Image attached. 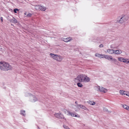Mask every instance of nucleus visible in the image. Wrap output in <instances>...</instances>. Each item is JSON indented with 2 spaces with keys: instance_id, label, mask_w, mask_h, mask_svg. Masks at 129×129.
<instances>
[{
  "instance_id": "34",
  "label": "nucleus",
  "mask_w": 129,
  "mask_h": 129,
  "mask_svg": "<svg viewBox=\"0 0 129 129\" xmlns=\"http://www.w3.org/2000/svg\"><path fill=\"white\" fill-rule=\"evenodd\" d=\"M104 55V54H103V55L101 54V56L102 57L104 58V56H103Z\"/></svg>"
},
{
  "instance_id": "14",
  "label": "nucleus",
  "mask_w": 129,
  "mask_h": 129,
  "mask_svg": "<svg viewBox=\"0 0 129 129\" xmlns=\"http://www.w3.org/2000/svg\"><path fill=\"white\" fill-rule=\"evenodd\" d=\"M107 52L110 54H113L114 53V50L109 49L107 50Z\"/></svg>"
},
{
  "instance_id": "36",
  "label": "nucleus",
  "mask_w": 129,
  "mask_h": 129,
  "mask_svg": "<svg viewBox=\"0 0 129 129\" xmlns=\"http://www.w3.org/2000/svg\"><path fill=\"white\" fill-rule=\"evenodd\" d=\"M75 103L76 105H77V101H76L75 102Z\"/></svg>"
},
{
  "instance_id": "40",
  "label": "nucleus",
  "mask_w": 129,
  "mask_h": 129,
  "mask_svg": "<svg viewBox=\"0 0 129 129\" xmlns=\"http://www.w3.org/2000/svg\"><path fill=\"white\" fill-rule=\"evenodd\" d=\"M79 106V105H77V106Z\"/></svg>"
},
{
  "instance_id": "31",
  "label": "nucleus",
  "mask_w": 129,
  "mask_h": 129,
  "mask_svg": "<svg viewBox=\"0 0 129 129\" xmlns=\"http://www.w3.org/2000/svg\"><path fill=\"white\" fill-rule=\"evenodd\" d=\"M77 85L78 87H81V83L80 82L77 83Z\"/></svg>"
},
{
  "instance_id": "33",
  "label": "nucleus",
  "mask_w": 129,
  "mask_h": 129,
  "mask_svg": "<svg viewBox=\"0 0 129 129\" xmlns=\"http://www.w3.org/2000/svg\"><path fill=\"white\" fill-rule=\"evenodd\" d=\"M126 63H129V59H128V60L127 61V62H126Z\"/></svg>"
},
{
  "instance_id": "13",
  "label": "nucleus",
  "mask_w": 129,
  "mask_h": 129,
  "mask_svg": "<svg viewBox=\"0 0 129 129\" xmlns=\"http://www.w3.org/2000/svg\"><path fill=\"white\" fill-rule=\"evenodd\" d=\"M68 114L70 115H71L72 116L77 117V115L75 114H74L72 112H68Z\"/></svg>"
},
{
  "instance_id": "32",
  "label": "nucleus",
  "mask_w": 129,
  "mask_h": 129,
  "mask_svg": "<svg viewBox=\"0 0 129 129\" xmlns=\"http://www.w3.org/2000/svg\"><path fill=\"white\" fill-rule=\"evenodd\" d=\"M99 47H100V48L102 47H103V46L102 44H101L99 45Z\"/></svg>"
},
{
  "instance_id": "10",
  "label": "nucleus",
  "mask_w": 129,
  "mask_h": 129,
  "mask_svg": "<svg viewBox=\"0 0 129 129\" xmlns=\"http://www.w3.org/2000/svg\"><path fill=\"white\" fill-rule=\"evenodd\" d=\"M31 99L32 102H35L37 100V98L34 96H32L31 97Z\"/></svg>"
},
{
  "instance_id": "29",
  "label": "nucleus",
  "mask_w": 129,
  "mask_h": 129,
  "mask_svg": "<svg viewBox=\"0 0 129 129\" xmlns=\"http://www.w3.org/2000/svg\"><path fill=\"white\" fill-rule=\"evenodd\" d=\"M25 111H21V113L22 114V115H23V116H24V115L25 114H24V113H25Z\"/></svg>"
},
{
  "instance_id": "1",
  "label": "nucleus",
  "mask_w": 129,
  "mask_h": 129,
  "mask_svg": "<svg viewBox=\"0 0 129 129\" xmlns=\"http://www.w3.org/2000/svg\"><path fill=\"white\" fill-rule=\"evenodd\" d=\"M12 67L8 63L5 62H0V69L2 70L8 71L11 70Z\"/></svg>"
},
{
  "instance_id": "11",
  "label": "nucleus",
  "mask_w": 129,
  "mask_h": 129,
  "mask_svg": "<svg viewBox=\"0 0 129 129\" xmlns=\"http://www.w3.org/2000/svg\"><path fill=\"white\" fill-rule=\"evenodd\" d=\"M119 92L121 94H124L125 95H127V92L125 91H123L122 90H120Z\"/></svg>"
},
{
  "instance_id": "3",
  "label": "nucleus",
  "mask_w": 129,
  "mask_h": 129,
  "mask_svg": "<svg viewBox=\"0 0 129 129\" xmlns=\"http://www.w3.org/2000/svg\"><path fill=\"white\" fill-rule=\"evenodd\" d=\"M50 55L52 58L58 62H60L63 59L61 56L56 54L51 53Z\"/></svg>"
},
{
  "instance_id": "15",
  "label": "nucleus",
  "mask_w": 129,
  "mask_h": 129,
  "mask_svg": "<svg viewBox=\"0 0 129 129\" xmlns=\"http://www.w3.org/2000/svg\"><path fill=\"white\" fill-rule=\"evenodd\" d=\"M85 77V78H84V79L83 80V81H84L85 82L89 81V78L86 76Z\"/></svg>"
},
{
  "instance_id": "2",
  "label": "nucleus",
  "mask_w": 129,
  "mask_h": 129,
  "mask_svg": "<svg viewBox=\"0 0 129 129\" xmlns=\"http://www.w3.org/2000/svg\"><path fill=\"white\" fill-rule=\"evenodd\" d=\"M128 18V17L127 15H122L118 17V20L117 21V22L120 23H122L127 20Z\"/></svg>"
},
{
  "instance_id": "8",
  "label": "nucleus",
  "mask_w": 129,
  "mask_h": 129,
  "mask_svg": "<svg viewBox=\"0 0 129 129\" xmlns=\"http://www.w3.org/2000/svg\"><path fill=\"white\" fill-rule=\"evenodd\" d=\"M104 58H105L109 60L110 59H112V56L110 55H104Z\"/></svg>"
},
{
  "instance_id": "39",
  "label": "nucleus",
  "mask_w": 129,
  "mask_h": 129,
  "mask_svg": "<svg viewBox=\"0 0 129 129\" xmlns=\"http://www.w3.org/2000/svg\"><path fill=\"white\" fill-rule=\"evenodd\" d=\"M82 86H83V85H82V84H81V87H82Z\"/></svg>"
},
{
  "instance_id": "26",
  "label": "nucleus",
  "mask_w": 129,
  "mask_h": 129,
  "mask_svg": "<svg viewBox=\"0 0 129 129\" xmlns=\"http://www.w3.org/2000/svg\"><path fill=\"white\" fill-rule=\"evenodd\" d=\"M81 108L85 110H87V109L86 107L83 105H82V106H81Z\"/></svg>"
},
{
  "instance_id": "19",
  "label": "nucleus",
  "mask_w": 129,
  "mask_h": 129,
  "mask_svg": "<svg viewBox=\"0 0 129 129\" xmlns=\"http://www.w3.org/2000/svg\"><path fill=\"white\" fill-rule=\"evenodd\" d=\"M89 104L91 105H94L95 104V102L93 101H89L88 102Z\"/></svg>"
},
{
  "instance_id": "9",
  "label": "nucleus",
  "mask_w": 129,
  "mask_h": 129,
  "mask_svg": "<svg viewBox=\"0 0 129 129\" xmlns=\"http://www.w3.org/2000/svg\"><path fill=\"white\" fill-rule=\"evenodd\" d=\"M10 22L14 23H16L17 22V20L14 18H13L12 19L10 20Z\"/></svg>"
},
{
  "instance_id": "37",
  "label": "nucleus",
  "mask_w": 129,
  "mask_h": 129,
  "mask_svg": "<svg viewBox=\"0 0 129 129\" xmlns=\"http://www.w3.org/2000/svg\"><path fill=\"white\" fill-rule=\"evenodd\" d=\"M126 95L128 96H129V93H127V95Z\"/></svg>"
},
{
  "instance_id": "28",
  "label": "nucleus",
  "mask_w": 129,
  "mask_h": 129,
  "mask_svg": "<svg viewBox=\"0 0 129 129\" xmlns=\"http://www.w3.org/2000/svg\"><path fill=\"white\" fill-rule=\"evenodd\" d=\"M95 56L98 57H100V56H101V55L98 53H96L95 54Z\"/></svg>"
},
{
  "instance_id": "35",
  "label": "nucleus",
  "mask_w": 129,
  "mask_h": 129,
  "mask_svg": "<svg viewBox=\"0 0 129 129\" xmlns=\"http://www.w3.org/2000/svg\"><path fill=\"white\" fill-rule=\"evenodd\" d=\"M1 20L2 21V22L3 21V18L2 17H1Z\"/></svg>"
},
{
  "instance_id": "16",
  "label": "nucleus",
  "mask_w": 129,
  "mask_h": 129,
  "mask_svg": "<svg viewBox=\"0 0 129 129\" xmlns=\"http://www.w3.org/2000/svg\"><path fill=\"white\" fill-rule=\"evenodd\" d=\"M72 39H71L70 37L67 38L66 39H64L63 40V41L66 42H68L72 40Z\"/></svg>"
},
{
  "instance_id": "22",
  "label": "nucleus",
  "mask_w": 129,
  "mask_h": 129,
  "mask_svg": "<svg viewBox=\"0 0 129 129\" xmlns=\"http://www.w3.org/2000/svg\"><path fill=\"white\" fill-rule=\"evenodd\" d=\"M123 107L126 110H127V109L128 108V106L125 105H123Z\"/></svg>"
},
{
  "instance_id": "4",
  "label": "nucleus",
  "mask_w": 129,
  "mask_h": 129,
  "mask_svg": "<svg viewBox=\"0 0 129 129\" xmlns=\"http://www.w3.org/2000/svg\"><path fill=\"white\" fill-rule=\"evenodd\" d=\"M96 89L98 91H100L105 93L106 92L107 90L106 89L103 87H100V86L96 87Z\"/></svg>"
},
{
  "instance_id": "23",
  "label": "nucleus",
  "mask_w": 129,
  "mask_h": 129,
  "mask_svg": "<svg viewBox=\"0 0 129 129\" xmlns=\"http://www.w3.org/2000/svg\"><path fill=\"white\" fill-rule=\"evenodd\" d=\"M46 9V8L45 7H42V8H41V9H40V10H42V11H44Z\"/></svg>"
},
{
  "instance_id": "5",
  "label": "nucleus",
  "mask_w": 129,
  "mask_h": 129,
  "mask_svg": "<svg viewBox=\"0 0 129 129\" xmlns=\"http://www.w3.org/2000/svg\"><path fill=\"white\" fill-rule=\"evenodd\" d=\"M55 116L59 118H62L63 117V115L62 114L59 113H56L55 114Z\"/></svg>"
},
{
  "instance_id": "27",
  "label": "nucleus",
  "mask_w": 129,
  "mask_h": 129,
  "mask_svg": "<svg viewBox=\"0 0 129 129\" xmlns=\"http://www.w3.org/2000/svg\"><path fill=\"white\" fill-rule=\"evenodd\" d=\"M19 10L17 9H14V12L15 13H17V11H18Z\"/></svg>"
},
{
  "instance_id": "6",
  "label": "nucleus",
  "mask_w": 129,
  "mask_h": 129,
  "mask_svg": "<svg viewBox=\"0 0 129 129\" xmlns=\"http://www.w3.org/2000/svg\"><path fill=\"white\" fill-rule=\"evenodd\" d=\"M81 80V76H78L76 78H75L74 81L76 83H79L80 82Z\"/></svg>"
},
{
  "instance_id": "17",
  "label": "nucleus",
  "mask_w": 129,
  "mask_h": 129,
  "mask_svg": "<svg viewBox=\"0 0 129 129\" xmlns=\"http://www.w3.org/2000/svg\"><path fill=\"white\" fill-rule=\"evenodd\" d=\"M42 8V6L40 5H38L37 6H35V9L36 10H40V9Z\"/></svg>"
},
{
  "instance_id": "20",
  "label": "nucleus",
  "mask_w": 129,
  "mask_h": 129,
  "mask_svg": "<svg viewBox=\"0 0 129 129\" xmlns=\"http://www.w3.org/2000/svg\"><path fill=\"white\" fill-rule=\"evenodd\" d=\"M124 58L122 57H119L118 58V60L120 61L123 62L124 59Z\"/></svg>"
},
{
  "instance_id": "24",
  "label": "nucleus",
  "mask_w": 129,
  "mask_h": 129,
  "mask_svg": "<svg viewBox=\"0 0 129 129\" xmlns=\"http://www.w3.org/2000/svg\"><path fill=\"white\" fill-rule=\"evenodd\" d=\"M63 127L65 129H70L68 126L64 125H63Z\"/></svg>"
},
{
  "instance_id": "25",
  "label": "nucleus",
  "mask_w": 129,
  "mask_h": 129,
  "mask_svg": "<svg viewBox=\"0 0 129 129\" xmlns=\"http://www.w3.org/2000/svg\"><path fill=\"white\" fill-rule=\"evenodd\" d=\"M127 60H128V59L127 58H124L123 61V62H124L126 63V62L127 61Z\"/></svg>"
},
{
  "instance_id": "7",
  "label": "nucleus",
  "mask_w": 129,
  "mask_h": 129,
  "mask_svg": "<svg viewBox=\"0 0 129 129\" xmlns=\"http://www.w3.org/2000/svg\"><path fill=\"white\" fill-rule=\"evenodd\" d=\"M122 53V51L120 50H114V53L115 54H120Z\"/></svg>"
},
{
  "instance_id": "21",
  "label": "nucleus",
  "mask_w": 129,
  "mask_h": 129,
  "mask_svg": "<svg viewBox=\"0 0 129 129\" xmlns=\"http://www.w3.org/2000/svg\"><path fill=\"white\" fill-rule=\"evenodd\" d=\"M86 76L83 75H81V81H83V80L84 79V78Z\"/></svg>"
},
{
  "instance_id": "18",
  "label": "nucleus",
  "mask_w": 129,
  "mask_h": 129,
  "mask_svg": "<svg viewBox=\"0 0 129 129\" xmlns=\"http://www.w3.org/2000/svg\"><path fill=\"white\" fill-rule=\"evenodd\" d=\"M103 110L105 112H108V113H110L111 112V111H108V109L106 108H103Z\"/></svg>"
},
{
  "instance_id": "30",
  "label": "nucleus",
  "mask_w": 129,
  "mask_h": 129,
  "mask_svg": "<svg viewBox=\"0 0 129 129\" xmlns=\"http://www.w3.org/2000/svg\"><path fill=\"white\" fill-rule=\"evenodd\" d=\"M31 14L30 13H28V14L27 15V17H31Z\"/></svg>"
},
{
  "instance_id": "38",
  "label": "nucleus",
  "mask_w": 129,
  "mask_h": 129,
  "mask_svg": "<svg viewBox=\"0 0 129 129\" xmlns=\"http://www.w3.org/2000/svg\"><path fill=\"white\" fill-rule=\"evenodd\" d=\"M127 110L129 111V106H128V108L127 109Z\"/></svg>"
},
{
  "instance_id": "12",
  "label": "nucleus",
  "mask_w": 129,
  "mask_h": 129,
  "mask_svg": "<svg viewBox=\"0 0 129 129\" xmlns=\"http://www.w3.org/2000/svg\"><path fill=\"white\" fill-rule=\"evenodd\" d=\"M111 59L112 60V61L115 64L118 65V62L116 59L114 58H112V59Z\"/></svg>"
}]
</instances>
